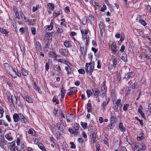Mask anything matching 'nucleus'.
<instances>
[{"mask_svg":"<svg viewBox=\"0 0 151 151\" xmlns=\"http://www.w3.org/2000/svg\"><path fill=\"white\" fill-rule=\"evenodd\" d=\"M5 138L9 141H12L13 139V138L11 135L8 134H6L5 135Z\"/></svg>","mask_w":151,"mask_h":151,"instance_id":"32","label":"nucleus"},{"mask_svg":"<svg viewBox=\"0 0 151 151\" xmlns=\"http://www.w3.org/2000/svg\"><path fill=\"white\" fill-rule=\"evenodd\" d=\"M87 111L88 112H91L92 111V107L91 103H88L87 104Z\"/></svg>","mask_w":151,"mask_h":151,"instance_id":"29","label":"nucleus"},{"mask_svg":"<svg viewBox=\"0 0 151 151\" xmlns=\"http://www.w3.org/2000/svg\"><path fill=\"white\" fill-rule=\"evenodd\" d=\"M101 91L103 92L104 91V90L105 91V92H106V87L104 85H103L101 87Z\"/></svg>","mask_w":151,"mask_h":151,"instance_id":"64","label":"nucleus"},{"mask_svg":"<svg viewBox=\"0 0 151 151\" xmlns=\"http://www.w3.org/2000/svg\"><path fill=\"white\" fill-rule=\"evenodd\" d=\"M67 121L68 122H70L72 120L73 118V115L72 114H68L66 115Z\"/></svg>","mask_w":151,"mask_h":151,"instance_id":"25","label":"nucleus"},{"mask_svg":"<svg viewBox=\"0 0 151 151\" xmlns=\"http://www.w3.org/2000/svg\"><path fill=\"white\" fill-rule=\"evenodd\" d=\"M74 93V91H73L70 90V91L68 93V94L69 96L72 97L73 96V93Z\"/></svg>","mask_w":151,"mask_h":151,"instance_id":"63","label":"nucleus"},{"mask_svg":"<svg viewBox=\"0 0 151 151\" xmlns=\"http://www.w3.org/2000/svg\"><path fill=\"white\" fill-rule=\"evenodd\" d=\"M59 115L60 116V120L61 121H62L63 118H65V117L63 113L62 112L61 110H60V112H59Z\"/></svg>","mask_w":151,"mask_h":151,"instance_id":"37","label":"nucleus"},{"mask_svg":"<svg viewBox=\"0 0 151 151\" xmlns=\"http://www.w3.org/2000/svg\"><path fill=\"white\" fill-rule=\"evenodd\" d=\"M79 129V124L77 123H75L74 125L73 129L75 131H77Z\"/></svg>","mask_w":151,"mask_h":151,"instance_id":"40","label":"nucleus"},{"mask_svg":"<svg viewBox=\"0 0 151 151\" xmlns=\"http://www.w3.org/2000/svg\"><path fill=\"white\" fill-rule=\"evenodd\" d=\"M86 93L87 94V97L88 98H89L92 94V93L91 91L89 90L86 91Z\"/></svg>","mask_w":151,"mask_h":151,"instance_id":"47","label":"nucleus"},{"mask_svg":"<svg viewBox=\"0 0 151 151\" xmlns=\"http://www.w3.org/2000/svg\"><path fill=\"white\" fill-rule=\"evenodd\" d=\"M79 73L81 74H84L85 73V72L84 70L82 69H80L78 70Z\"/></svg>","mask_w":151,"mask_h":151,"instance_id":"57","label":"nucleus"},{"mask_svg":"<svg viewBox=\"0 0 151 151\" xmlns=\"http://www.w3.org/2000/svg\"><path fill=\"white\" fill-rule=\"evenodd\" d=\"M13 117L14 121L16 122H18L20 120V116L19 114L15 113L13 115Z\"/></svg>","mask_w":151,"mask_h":151,"instance_id":"15","label":"nucleus"},{"mask_svg":"<svg viewBox=\"0 0 151 151\" xmlns=\"http://www.w3.org/2000/svg\"><path fill=\"white\" fill-rule=\"evenodd\" d=\"M111 49L112 51V52L114 54H115L116 51H117L116 50V44L114 43H113L111 45Z\"/></svg>","mask_w":151,"mask_h":151,"instance_id":"20","label":"nucleus"},{"mask_svg":"<svg viewBox=\"0 0 151 151\" xmlns=\"http://www.w3.org/2000/svg\"><path fill=\"white\" fill-rule=\"evenodd\" d=\"M17 69H16L15 68H13V70H12V72L11 73V74L10 75L12 78H17Z\"/></svg>","mask_w":151,"mask_h":151,"instance_id":"18","label":"nucleus"},{"mask_svg":"<svg viewBox=\"0 0 151 151\" xmlns=\"http://www.w3.org/2000/svg\"><path fill=\"white\" fill-rule=\"evenodd\" d=\"M0 32L4 34L6 37H8L9 31L7 30L0 28Z\"/></svg>","mask_w":151,"mask_h":151,"instance_id":"24","label":"nucleus"},{"mask_svg":"<svg viewBox=\"0 0 151 151\" xmlns=\"http://www.w3.org/2000/svg\"><path fill=\"white\" fill-rule=\"evenodd\" d=\"M28 133L33 136L35 135L36 134L35 131L32 128H31L29 129Z\"/></svg>","mask_w":151,"mask_h":151,"instance_id":"28","label":"nucleus"},{"mask_svg":"<svg viewBox=\"0 0 151 151\" xmlns=\"http://www.w3.org/2000/svg\"><path fill=\"white\" fill-rule=\"evenodd\" d=\"M119 128L120 130L122 132L125 131V128L124 127L123 123L122 122L120 123L119 125Z\"/></svg>","mask_w":151,"mask_h":151,"instance_id":"26","label":"nucleus"},{"mask_svg":"<svg viewBox=\"0 0 151 151\" xmlns=\"http://www.w3.org/2000/svg\"><path fill=\"white\" fill-rule=\"evenodd\" d=\"M15 99L13 101V103H12L13 105H14V103L15 104L18 106L19 107H21L22 106V104L20 102V100L18 98H17L15 96Z\"/></svg>","mask_w":151,"mask_h":151,"instance_id":"10","label":"nucleus"},{"mask_svg":"<svg viewBox=\"0 0 151 151\" xmlns=\"http://www.w3.org/2000/svg\"><path fill=\"white\" fill-rule=\"evenodd\" d=\"M65 11L66 13H69L70 12L69 7L68 6H66L65 7Z\"/></svg>","mask_w":151,"mask_h":151,"instance_id":"62","label":"nucleus"},{"mask_svg":"<svg viewBox=\"0 0 151 151\" xmlns=\"http://www.w3.org/2000/svg\"><path fill=\"white\" fill-rule=\"evenodd\" d=\"M139 22L144 26H145L146 24V23L143 20L140 19L139 20Z\"/></svg>","mask_w":151,"mask_h":151,"instance_id":"52","label":"nucleus"},{"mask_svg":"<svg viewBox=\"0 0 151 151\" xmlns=\"http://www.w3.org/2000/svg\"><path fill=\"white\" fill-rule=\"evenodd\" d=\"M22 97L28 103H32L33 102L32 99L31 98L29 97L28 96L24 95L22 96Z\"/></svg>","mask_w":151,"mask_h":151,"instance_id":"19","label":"nucleus"},{"mask_svg":"<svg viewBox=\"0 0 151 151\" xmlns=\"http://www.w3.org/2000/svg\"><path fill=\"white\" fill-rule=\"evenodd\" d=\"M35 48L37 51H40L42 50V47L40 43L38 41H37L35 44Z\"/></svg>","mask_w":151,"mask_h":151,"instance_id":"17","label":"nucleus"},{"mask_svg":"<svg viewBox=\"0 0 151 151\" xmlns=\"http://www.w3.org/2000/svg\"><path fill=\"white\" fill-rule=\"evenodd\" d=\"M132 72H129V73H128L127 74H125L124 77V80L126 81H127L130 78L132 77Z\"/></svg>","mask_w":151,"mask_h":151,"instance_id":"16","label":"nucleus"},{"mask_svg":"<svg viewBox=\"0 0 151 151\" xmlns=\"http://www.w3.org/2000/svg\"><path fill=\"white\" fill-rule=\"evenodd\" d=\"M4 111L2 108L0 107V118H2L3 116Z\"/></svg>","mask_w":151,"mask_h":151,"instance_id":"50","label":"nucleus"},{"mask_svg":"<svg viewBox=\"0 0 151 151\" xmlns=\"http://www.w3.org/2000/svg\"><path fill=\"white\" fill-rule=\"evenodd\" d=\"M106 7L105 5H104L100 9V11L104 12L106 9Z\"/></svg>","mask_w":151,"mask_h":151,"instance_id":"60","label":"nucleus"},{"mask_svg":"<svg viewBox=\"0 0 151 151\" xmlns=\"http://www.w3.org/2000/svg\"><path fill=\"white\" fill-rule=\"evenodd\" d=\"M110 117L116 119V116L115 112L114 111H112L111 112V113Z\"/></svg>","mask_w":151,"mask_h":151,"instance_id":"46","label":"nucleus"},{"mask_svg":"<svg viewBox=\"0 0 151 151\" xmlns=\"http://www.w3.org/2000/svg\"><path fill=\"white\" fill-rule=\"evenodd\" d=\"M4 66L7 72L9 75H11L12 72L13 68L11 65H10L6 63L4 64Z\"/></svg>","mask_w":151,"mask_h":151,"instance_id":"2","label":"nucleus"},{"mask_svg":"<svg viewBox=\"0 0 151 151\" xmlns=\"http://www.w3.org/2000/svg\"><path fill=\"white\" fill-rule=\"evenodd\" d=\"M80 48L81 53L83 57H85L87 52V47L86 46L85 48L84 46H81L80 45Z\"/></svg>","mask_w":151,"mask_h":151,"instance_id":"7","label":"nucleus"},{"mask_svg":"<svg viewBox=\"0 0 151 151\" xmlns=\"http://www.w3.org/2000/svg\"><path fill=\"white\" fill-rule=\"evenodd\" d=\"M94 61L86 64L85 69L86 72L89 75H91L93 71L94 67Z\"/></svg>","mask_w":151,"mask_h":151,"instance_id":"1","label":"nucleus"},{"mask_svg":"<svg viewBox=\"0 0 151 151\" xmlns=\"http://www.w3.org/2000/svg\"><path fill=\"white\" fill-rule=\"evenodd\" d=\"M70 144L71 145L70 147L71 148L75 149L76 148V145L74 144L73 142H70Z\"/></svg>","mask_w":151,"mask_h":151,"instance_id":"56","label":"nucleus"},{"mask_svg":"<svg viewBox=\"0 0 151 151\" xmlns=\"http://www.w3.org/2000/svg\"><path fill=\"white\" fill-rule=\"evenodd\" d=\"M135 88V86L134 84H132L130 87L129 88V89L132 90V92L134 91V89Z\"/></svg>","mask_w":151,"mask_h":151,"instance_id":"55","label":"nucleus"},{"mask_svg":"<svg viewBox=\"0 0 151 151\" xmlns=\"http://www.w3.org/2000/svg\"><path fill=\"white\" fill-rule=\"evenodd\" d=\"M115 123L110 122V124L108 125V126L110 127V129H113L115 126Z\"/></svg>","mask_w":151,"mask_h":151,"instance_id":"44","label":"nucleus"},{"mask_svg":"<svg viewBox=\"0 0 151 151\" xmlns=\"http://www.w3.org/2000/svg\"><path fill=\"white\" fill-rule=\"evenodd\" d=\"M89 41V37H86V46L87 47L88 45V44Z\"/></svg>","mask_w":151,"mask_h":151,"instance_id":"58","label":"nucleus"},{"mask_svg":"<svg viewBox=\"0 0 151 151\" xmlns=\"http://www.w3.org/2000/svg\"><path fill=\"white\" fill-rule=\"evenodd\" d=\"M47 6L51 10H54V4L49 3L47 4Z\"/></svg>","mask_w":151,"mask_h":151,"instance_id":"33","label":"nucleus"},{"mask_svg":"<svg viewBox=\"0 0 151 151\" xmlns=\"http://www.w3.org/2000/svg\"><path fill=\"white\" fill-rule=\"evenodd\" d=\"M56 31L58 33L61 34L63 32V30L62 28H56Z\"/></svg>","mask_w":151,"mask_h":151,"instance_id":"49","label":"nucleus"},{"mask_svg":"<svg viewBox=\"0 0 151 151\" xmlns=\"http://www.w3.org/2000/svg\"><path fill=\"white\" fill-rule=\"evenodd\" d=\"M111 94L112 98L115 99L116 98V92L115 89H113L111 90Z\"/></svg>","mask_w":151,"mask_h":151,"instance_id":"31","label":"nucleus"},{"mask_svg":"<svg viewBox=\"0 0 151 151\" xmlns=\"http://www.w3.org/2000/svg\"><path fill=\"white\" fill-rule=\"evenodd\" d=\"M52 101L53 102H55L57 104H58L59 103V101L55 97L53 98Z\"/></svg>","mask_w":151,"mask_h":151,"instance_id":"54","label":"nucleus"},{"mask_svg":"<svg viewBox=\"0 0 151 151\" xmlns=\"http://www.w3.org/2000/svg\"><path fill=\"white\" fill-rule=\"evenodd\" d=\"M63 12L60 9H58L55 10L53 12L52 15L53 18H55L58 17L60 15L62 14Z\"/></svg>","mask_w":151,"mask_h":151,"instance_id":"6","label":"nucleus"},{"mask_svg":"<svg viewBox=\"0 0 151 151\" xmlns=\"http://www.w3.org/2000/svg\"><path fill=\"white\" fill-rule=\"evenodd\" d=\"M92 4L95 7H96V6H99V4L95 1H94L93 2Z\"/></svg>","mask_w":151,"mask_h":151,"instance_id":"61","label":"nucleus"},{"mask_svg":"<svg viewBox=\"0 0 151 151\" xmlns=\"http://www.w3.org/2000/svg\"><path fill=\"white\" fill-rule=\"evenodd\" d=\"M105 101H104L101 104V107L104 110L106 109V106L108 104L109 102L110 101V99L109 97L105 96Z\"/></svg>","mask_w":151,"mask_h":151,"instance_id":"3","label":"nucleus"},{"mask_svg":"<svg viewBox=\"0 0 151 151\" xmlns=\"http://www.w3.org/2000/svg\"><path fill=\"white\" fill-rule=\"evenodd\" d=\"M4 125L6 127L8 126V124L7 122H5L3 120L0 119V125Z\"/></svg>","mask_w":151,"mask_h":151,"instance_id":"35","label":"nucleus"},{"mask_svg":"<svg viewBox=\"0 0 151 151\" xmlns=\"http://www.w3.org/2000/svg\"><path fill=\"white\" fill-rule=\"evenodd\" d=\"M81 31L83 36V35H87L88 32V30L86 29H85V30H81Z\"/></svg>","mask_w":151,"mask_h":151,"instance_id":"41","label":"nucleus"},{"mask_svg":"<svg viewBox=\"0 0 151 151\" xmlns=\"http://www.w3.org/2000/svg\"><path fill=\"white\" fill-rule=\"evenodd\" d=\"M4 138L3 136H1L0 138V146L3 149L4 148Z\"/></svg>","mask_w":151,"mask_h":151,"instance_id":"14","label":"nucleus"},{"mask_svg":"<svg viewBox=\"0 0 151 151\" xmlns=\"http://www.w3.org/2000/svg\"><path fill=\"white\" fill-rule=\"evenodd\" d=\"M19 115L20 116V120L21 122L24 123H28V121L27 119L24 117L23 115L21 113H20Z\"/></svg>","mask_w":151,"mask_h":151,"instance_id":"13","label":"nucleus"},{"mask_svg":"<svg viewBox=\"0 0 151 151\" xmlns=\"http://www.w3.org/2000/svg\"><path fill=\"white\" fill-rule=\"evenodd\" d=\"M81 125L82 127L86 129L87 127V124L86 123H83L82 122H81Z\"/></svg>","mask_w":151,"mask_h":151,"instance_id":"45","label":"nucleus"},{"mask_svg":"<svg viewBox=\"0 0 151 151\" xmlns=\"http://www.w3.org/2000/svg\"><path fill=\"white\" fill-rule=\"evenodd\" d=\"M40 149L42 151H46L45 147L44 145L40 143H39L38 145Z\"/></svg>","mask_w":151,"mask_h":151,"instance_id":"34","label":"nucleus"},{"mask_svg":"<svg viewBox=\"0 0 151 151\" xmlns=\"http://www.w3.org/2000/svg\"><path fill=\"white\" fill-rule=\"evenodd\" d=\"M48 54L50 57L52 58H56L57 56L55 52L52 51L49 52Z\"/></svg>","mask_w":151,"mask_h":151,"instance_id":"27","label":"nucleus"},{"mask_svg":"<svg viewBox=\"0 0 151 151\" xmlns=\"http://www.w3.org/2000/svg\"><path fill=\"white\" fill-rule=\"evenodd\" d=\"M19 14H20V16L22 20H23V19H24V20L25 21V22H27V20L26 19V18L25 17L24 14L22 12H19Z\"/></svg>","mask_w":151,"mask_h":151,"instance_id":"42","label":"nucleus"},{"mask_svg":"<svg viewBox=\"0 0 151 151\" xmlns=\"http://www.w3.org/2000/svg\"><path fill=\"white\" fill-rule=\"evenodd\" d=\"M27 21L28 22L29 25H33V21H32V20H29V19H28L27 20Z\"/></svg>","mask_w":151,"mask_h":151,"instance_id":"59","label":"nucleus"},{"mask_svg":"<svg viewBox=\"0 0 151 151\" xmlns=\"http://www.w3.org/2000/svg\"><path fill=\"white\" fill-rule=\"evenodd\" d=\"M143 109L141 105H140L139 106V108L138 109V112L140 114L141 117L144 118L145 119L146 118L145 117V115L142 111V110Z\"/></svg>","mask_w":151,"mask_h":151,"instance_id":"8","label":"nucleus"},{"mask_svg":"<svg viewBox=\"0 0 151 151\" xmlns=\"http://www.w3.org/2000/svg\"><path fill=\"white\" fill-rule=\"evenodd\" d=\"M46 31H49L51 30L53 28V26L52 22L50 23V25H47L45 26Z\"/></svg>","mask_w":151,"mask_h":151,"instance_id":"21","label":"nucleus"},{"mask_svg":"<svg viewBox=\"0 0 151 151\" xmlns=\"http://www.w3.org/2000/svg\"><path fill=\"white\" fill-rule=\"evenodd\" d=\"M117 59L116 58L115 56H113L112 58L113 64L108 66V68L109 69L111 70L115 68L117 64Z\"/></svg>","mask_w":151,"mask_h":151,"instance_id":"4","label":"nucleus"},{"mask_svg":"<svg viewBox=\"0 0 151 151\" xmlns=\"http://www.w3.org/2000/svg\"><path fill=\"white\" fill-rule=\"evenodd\" d=\"M21 72L23 75L24 76H27L28 74V70L22 67L21 68Z\"/></svg>","mask_w":151,"mask_h":151,"instance_id":"23","label":"nucleus"},{"mask_svg":"<svg viewBox=\"0 0 151 151\" xmlns=\"http://www.w3.org/2000/svg\"><path fill=\"white\" fill-rule=\"evenodd\" d=\"M129 105L128 104H124V105L123 109L124 111H126L127 110L128 107Z\"/></svg>","mask_w":151,"mask_h":151,"instance_id":"51","label":"nucleus"},{"mask_svg":"<svg viewBox=\"0 0 151 151\" xmlns=\"http://www.w3.org/2000/svg\"><path fill=\"white\" fill-rule=\"evenodd\" d=\"M15 143L14 142L10 143L8 146V147L10 148L12 151H18L19 150L17 147L15 146Z\"/></svg>","mask_w":151,"mask_h":151,"instance_id":"5","label":"nucleus"},{"mask_svg":"<svg viewBox=\"0 0 151 151\" xmlns=\"http://www.w3.org/2000/svg\"><path fill=\"white\" fill-rule=\"evenodd\" d=\"M7 98L9 101L10 102H12L13 103V101L16 99L15 96L14 94L12 95H7Z\"/></svg>","mask_w":151,"mask_h":151,"instance_id":"11","label":"nucleus"},{"mask_svg":"<svg viewBox=\"0 0 151 151\" xmlns=\"http://www.w3.org/2000/svg\"><path fill=\"white\" fill-rule=\"evenodd\" d=\"M141 147L138 150V151H144L146 149L145 146L144 144H142L141 145Z\"/></svg>","mask_w":151,"mask_h":151,"instance_id":"39","label":"nucleus"},{"mask_svg":"<svg viewBox=\"0 0 151 151\" xmlns=\"http://www.w3.org/2000/svg\"><path fill=\"white\" fill-rule=\"evenodd\" d=\"M64 45L67 48H70L72 45L70 42L69 41H66L64 43Z\"/></svg>","mask_w":151,"mask_h":151,"instance_id":"22","label":"nucleus"},{"mask_svg":"<svg viewBox=\"0 0 151 151\" xmlns=\"http://www.w3.org/2000/svg\"><path fill=\"white\" fill-rule=\"evenodd\" d=\"M66 90H65L63 88H61V97L62 98H63L65 95Z\"/></svg>","mask_w":151,"mask_h":151,"instance_id":"38","label":"nucleus"},{"mask_svg":"<svg viewBox=\"0 0 151 151\" xmlns=\"http://www.w3.org/2000/svg\"><path fill=\"white\" fill-rule=\"evenodd\" d=\"M60 53L64 56H67L68 55V52L65 49L61 48L59 50Z\"/></svg>","mask_w":151,"mask_h":151,"instance_id":"12","label":"nucleus"},{"mask_svg":"<svg viewBox=\"0 0 151 151\" xmlns=\"http://www.w3.org/2000/svg\"><path fill=\"white\" fill-rule=\"evenodd\" d=\"M92 91L94 93V97H97L100 93L99 89L97 88L92 89Z\"/></svg>","mask_w":151,"mask_h":151,"instance_id":"9","label":"nucleus"},{"mask_svg":"<svg viewBox=\"0 0 151 151\" xmlns=\"http://www.w3.org/2000/svg\"><path fill=\"white\" fill-rule=\"evenodd\" d=\"M31 31L32 34L33 35H35L36 34V29L35 28L32 27L31 28Z\"/></svg>","mask_w":151,"mask_h":151,"instance_id":"53","label":"nucleus"},{"mask_svg":"<svg viewBox=\"0 0 151 151\" xmlns=\"http://www.w3.org/2000/svg\"><path fill=\"white\" fill-rule=\"evenodd\" d=\"M121 99H119L116 101L115 104H116L117 106L121 107L122 106V104H121Z\"/></svg>","mask_w":151,"mask_h":151,"instance_id":"30","label":"nucleus"},{"mask_svg":"<svg viewBox=\"0 0 151 151\" xmlns=\"http://www.w3.org/2000/svg\"><path fill=\"white\" fill-rule=\"evenodd\" d=\"M121 59L124 62H126L127 61V58L126 55H122L120 57Z\"/></svg>","mask_w":151,"mask_h":151,"instance_id":"43","label":"nucleus"},{"mask_svg":"<svg viewBox=\"0 0 151 151\" xmlns=\"http://www.w3.org/2000/svg\"><path fill=\"white\" fill-rule=\"evenodd\" d=\"M33 87L35 90L37 91L39 93L40 88L37 86L36 83L35 81L33 82Z\"/></svg>","mask_w":151,"mask_h":151,"instance_id":"36","label":"nucleus"},{"mask_svg":"<svg viewBox=\"0 0 151 151\" xmlns=\"http://www.w3.org/2000/svg\"><path fill=\"white\" fill-rule=\"evenodd\" d=\"M65 68L66 70L67 71V74L68 75L71 74V70L69 69V67L66 66L65 67Z\"/></svg>","mask_w":151,"mask_h":151,"instance_id":"48","label":"nucleus"}]
</instances>
